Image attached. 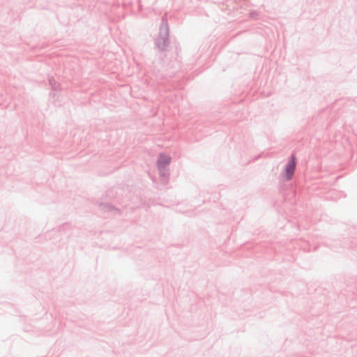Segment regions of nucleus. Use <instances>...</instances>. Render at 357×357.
<instances>
[{"instance_id": "f257e3e1", "label": "nucleus", "mask_w": 357, "mask_h": 357, "mask_svg": "<svg viewBox=\"0 0 357 357\" xmlns=\"http://www.w3.org/2000/svg\"><path fill=\"white\" fill-rule=\"evenodd\" d=\"M296 168V157L294 155H292L291 157V160L287 163L285 168V174L284 176L286 180H290L294 174Z\"/></svg>"}, {"instance_id": "f03ea898", "label": "nucleus", "mask_w": 357, "mask_h": 357, "mask_svg": "<svg viewBox=\"0 0 357 357\" xmlns=\"http://www.w3.org/2000/svg\"><path fill=\"white\" fill-rule=\"evenodd\" d=\"M171 160V158L167 154H160L158 160V165L159 167H164L167 165Z\"/></svg>"}]
</instances>
